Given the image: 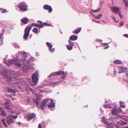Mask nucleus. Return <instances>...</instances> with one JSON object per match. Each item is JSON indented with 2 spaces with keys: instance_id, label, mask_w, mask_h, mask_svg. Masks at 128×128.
I'll use <instances>...</instances> for the list:
<instances>
[{
  "instance_id": "20e7f679",
  "label": "nucleus",
  "mask_w": 128,
  "mask_h": 128,
  "mask_svg": "<svg viewBox=\"0 0 128 128\" xmlns=\"http://www.w3.org/2000/svg\"><path fill=\"white\" fill-rule=\"evenodd\" d=\"M38 72L36 71L34 73L32 74V79L35 85H36L37 83L38 82Z\"/></svg>"
},
{
  "instance_id": "6e6552de",
  "label": "nucleus",
  "mask_w": 128,
  "mask_h": 128,
  "mask_svg": "<svg viewBox=\"0 0 128 128\" xmlns=\"http://www.w3.org/2000/svg\"><path fill=\"white\" fill-rule=\"evenodd\" d=\"M50 99L49 98L44 99L42 102L40 104V108L42 110H43L46 107L50 102Z\"/></svg>"
},
{
  "instance_id": "a18cd8bd",
  "label": "nucleus",
  "mask_w": 128,
  "mask_h": 128,
  "mask_svg": "<svg viewBox=\"0 0 128 128\" xmlns=\"http://www.w3.org/2000/svg\"><path fill=\"white\" fill-rule=\"evenodd\" d=\"M125 9L127 10L128 8V4L126 2L125 3Z\"/></svg>"
},
{
  "instance_id": "423d86ee",
  "label": "nucleus",
  "mask_w": 128,
  "mask_h": 128,
  "mask_svg": "<svg viewBox=\"0 0 128 128\" xmlns=\"http://www.w3.org/2000/svg\"><path fill=\"white\" fill-rule=\"evenodd\" d=\"M32 28L30 26H28L26 28L24 31V33L23 36V38L26 40Z\"/></svg>"
},
{
  "instance_id": "4c0bfd02",
  "label": "nucleus",
  "mask_w": 128,
  "mask_h": 128,
  "mask_svg": "<svg viewBox=\"0 0 128 128\" xmlns=\"http://www.w3.org/2000/svg\"><path fill=\"white\" fill-rule=\"evenodd\" d=\"M2 122H3V124L6 127H7L8 126H7L6 124V123L5 122H4V119H3L2 120Z\"/></svg>"
},
{
  "instance_id": "473e14b6",
  "label": "nucleus",
  "mask_w": 128,
  "mask_h": 128,
  "mask_svg": "<svg viewBox=\"0 0 128 128\" xmlns=\"http://www.w3.org/2000/svg\"><path fill=\"white\" fill-rule=\"evenodd\" d=\"M120 106L121 107L123 108H125L124 105L123 104L122 102H120Z\"/></svg>"
},
{
  "instance_id": "58836bf2",
  "label": "nucleus",
  "mask_w": 128,
  "mask_h": 128,
  "mask_svg": "<svg viewBox=\"0 0 128 128\" xmlns=\"http://www.w3.org/2000/svg\"><path fill=\"white\" fill-rule=\"evenodd\" d=\"M118 113H120L122 112V110L120 108H119L116 109Z\"/></svg>"
},
{
  "instance_id": "dca6fc26",
  "label": "nucleus",
  "mask_w": 128,
  "mask_h": 128,
  "mask_svg": "<svg viewBox=\"0 0 128 128\" xmlns=\"http://www.w3.org/2000/svg\"><path fill=\"white\" fill-rule=\"evenodd\" d=\"M106 124H107V128H114L115 126V125L114 124L112 123L108 124L107 122V123L106 122Z\"/></svg>"
},
{
  "instance_id": "ddd939ff",
  "label": "nucleus",
  "mask_w": 128,
  "mask_h": 128,
  "mask_svg": "<svg viewBox=\"0 0 128 128\" xmlns=\"http://www.w3.org/2000/svg\"><path fill=\"white\" fill-rule=\"evenodd\" d=\"M118 68L120 70V71L118 72L119 74L125 72L127 70L126 68L124 67H120Z\"/></svg>"
},
{
  "instance_id": "3c124183",
  "label": "nucleus",
  "mask_w": 128,
  "mask_h": 128,
  "mask_svg": "<svg viewBox=\"0 0 128 128\" xmlns=\"http://www.w3.org/2000/svg\"><path fill=\"white\" fill-rule=\"evenodd\" d=\"M38 128H42L41 127V124L40 123L39 124H38Z\"/></svg>"
},
{
  "instance_id": "f3484780",
  "label": "nucleus",
  "mask_w": 128,
  "mask_h": 128,
  "mask_svg": "<svg viewBox=\"0 0 128 128\" xmlns=\"http://www.w3.org/2000/svg\"><path fill=\"white\" fill-rule=\"evenodd\" d=\"M33 98L32 97H29L26 99V102L28 104H30L33 103Z\"/></svg>"
},
{
  "instance_id": "79ce46f5",
  "label": "nucleus",
  "mask_w": 128,
  "mask_h": 128,
  "mask_svg": "<svg viewBox=\"0 0 128 128\" xmlns=\"http://www.w3.org/2000/svg\"><path fill=\"white\" fill-rule=\"evenodd\" d=\"M124 22H120L119 26L121 27L124 25Z\"/></svg>"
},
{
  "instance_id": "ea45409f",
  "label": "nucleus",
  "mask_w": 128,
  "mask_h": 128,
  "mask_svg": "<svg viewBox=\"0 0 128 128\" xmlns=\"http://www.w3.org/2000/svg\"><path fill=\"white\" fill-rule=\"evenodd\" d=\"M42 24H43V25L44 26V25L48 26H50V24L46 22H44Z\"/></svg>"
},
{
  "instance_id": "72a5a7b5",
  "label": "nucleus",
  "mask_w": 128,
  "mask_h": 128,
  "mask_svg": "<svg viewBox=\"0 0 128 128\" xmlns=\"http://www.w3.org/2000/svg\"><path fill=\"white\" fill-rule=\"evenodd\" d=\"M102 14H100L98 15L97 16H95V19H99L100 18V17H102Z\"/></svg>"
},
{
  "instance_id": "864d4df0",
  "label": "nucleus",
  "mask_w": 128,
  "mask_h": 128,
  "mask_svg": "<svg viewBox=\"0 0 128 128\" xmlns=\"http://www.w3.org/2000/svg\"><path fill=\"white\" fill-rule=\"evenodd\" d=\"M114 74L115 75H116V71L115 69L114 70Z\"/></svg>"
},
{
  "instance_id": "c03bdc74",
  "label": "nucleus",
  "mask_w": 128,
  "mask_h": 128,
  "mask_svg": "<svg viewBox=\"0 0 128 128\" xmlns=\"http://www.w3.org/2000/svg\"><path fill=\"white\" fill-rule=\"evenodd\" d=\"M118 14L120 18H123V16L121 14L120 11L118 12Z\"/></svg>"
},
{
  "instance_id": "a878e982",
  "label": "nucleus",
  "mask_w": 128,
  "mask_h": 128,
  "mask_svg": "<svg viewBox=\"0 0 128 128\" xmlns=\"http://www.w3.org/2000/svg\"><path fill=\"white\" fill-rule=\"evenodd\" d=\"M7 90L9 92H14L15 90L14 89H11L9 88H6Z\"/></svg>"
},
{
  "instance_id": "680f3d73",
  "label": "nucleus",
  "mask_w": 128,
  "mask_h": 128,
  "mask_svg": "<svg viewBox=\"0 0 128 128\" xmlns=\"http://www.w3.org/2000/svg\"><path fill=\"white\" fill-rule=\"evenodd\" d=\"M2 42H2L0 40V45L2 44Z\"/></svg>"
},
{
  "instance_id": "bf43d9fd",
  "label": "nucleus",
  "mask_w": 128,
  "mask_h": 128,
  "mask_svg": "<svg viewBox=\"0 0 128 128\" xmlns=\"http://www.w3.org/2000/svg\"><path fill=\"white\" fill-rule=\"evenodd\" d=\"M54 82V84H56V83H57L58 82Z\"/></svg>"
},
{
  "instance_id": "9d476101",
  "label": "nucleus",
  "mask_w": 128,
  "mask_h": 128,
  "mask_svg": "<svg viewBox=\"0 0 128 128\" xmlns=\"http://www.w3.org/2000/svg\"><path fill=\"white\" fill-rule=\"evenodd\" d=\"M14 120L10 116H8L6 119V122L8 125H10L14 123Z\"/></svg>"
},
{
  "instance_id": "a19ab883",
  "label": "nucleus",
  "mask_w": 128,
  "mask_h": 128,
  "mask_svg": "<svg viewBox=\"0 0 128 128\" xmlns=\"http://www.w3.org/2000/svg\"><path fill=\"white\" fill-rule=\"evenodd\" d=\"M2 112L1 113V114L2 115V116H6V114H5V111L4 110H3L2 111Z\"/></svg>"
},
{
  "instance_id": "09e8293b",
  "label": "nucleus",
  "mask_w": 128,
  "mask_h": 128,
  "mask_svg": "<svg viewBox=\"0 0 128 128\" xmlns=\"http://www.w3.org/2000/svg\"><path fill=\"white\" fill-rule=\"evenodd\" d=\"M124 36L126 38H128V34H124Z\"/></svg>"
},
{
  "instance_id": "13d9d810",
  "label": "nucleus",
  "mask_w": 128,
  "mask_h": 128,
  "mask_svg": "<svg viewBox=\"0 0 128 128\" xmlns=\"http://www.w3.org/2000/svg\"><path fill=\"white\" fill-rule=\"evenodd\" d=\"M3 110L2 108H0V110L1 111H2Z\"/></svg>"
},
{
  "instance_id": "a211bd4d",
  "label": "nucleus",
  "mask_w": 128,
  "mask_h": 128,
  "mask_svg": "<svg viewBox=\"0 0 128 128\" xmlns=\"http://www.w3.org/2000/svg\"><path fill=\"white\" fill-rule=\"evenodd\" d=\"M51 102L48 105V108H53L55 106V104L53 103V100L51 99L50 100Z\"/></svg>"
},
{
  "instance_id": "de8ad7c7",
  "label": "nucleus",
  "mask_w": 128,
  "mask_h": 128,
  "mask_svg": "<svg viewBox=\"0 0 128 128\" xmlns=\"http://www.w3.org/2000/svg\"><path fill=\"white\" fill-rule=\"evenodd\" d=\"M100 9V8H99L97 10H92V11L94 12H98Z\"/></svg>"
},
{
  "instance_id": "37998d69",
  "label": "nucleus",
  "mask_w": 128,
  "mask_h": 128,
  "mask_svg": "<svg viewBox=\"0 0 128 128\" xmlns=\"http://www.w3.org/2000/svg\"><path fill=\"white\" fill-rule=\"evenodd\" d=\"M50 51L51 52H53L54 51L55 48H50Z\"/></svg>"
},
{
  "instance_id": "e2e57ef3",
  "label": "nucleus",
  "mask_w": 128,
  "mask_h": 128,
  "mask_svg": "<svg viewBox=\"0 0 128 128\" xmlns=\"http://www.w3.org/2000/svg\"><path fill=\"white\" fill-rule=\"evenodd\" d=\"M123 128H128V126H126V127H123Z\"/></svg>"
},
{
  "instance_id": "393cba45",
  "label": "nucleus",
  "mask_w": 128,
  "mask_h": 128,
  "mask_svg": "<svg viewBox=\"0 0 128 128\" xmlns=\"http://www.w3.org/2000/svg\"><path fill=\"white\" fill-rule=\"evenodd\" d=\"M58 72L52 73L48 77H51L56 75H58Z\"/></svg>"
},
{
  "instance_id": "6e6d98bb",
  "label": "nucleus",
  "mask_w": 128,
  "mask_h": 128,
  "mask_svg": "<svg viewBox=\"0 0 128 128\" xmlns=\"http://www.w3.org/2000/svg\"><path fill=\"white\" fill-rule=\"evenodd\" d=\"M96 40L97 41H98L99 42H102V40Z\"/></svg>"
},
{
  "instance_id": "4d7b16f0",
  "label": "nucleus",
  "mask_w": 128,
  "mask_h": 128,
  "mask_svg": "<svg viewBox=\"0 0 128 128\" xmlns=\"http://www.w3.org/2000/svg\"><path fill=\"white\" fill-rule=\"evenodd\" d=\"M38 22L39 23H40V24H43L42 23V22H41V21H40V20H38Z\"/></svg>"
},
{
  "instance_id": "603ef678",
  "label": "nucleus",
  "mask_w": 128,
  "mask_h": 128,
  "mask_svg": "<svg viewBox=\"0 0 128 128\" xmlns=\"http://www.w3.org/2000/svg\"><path fill=\"white\" fill-rule=\"evenodd\" d=\"M36 97H41V96H42V94H40L39 95H36Z\"/></svg>"
},
{
  "instance_id": "5701e85b",
  "label": "nucleus",
  "mask_w": 128,
  "mask_h": 128,
  "mask_svg": "<svg viewBox=\"0 0 128 128\" xmlns=\"http://www.w3.org/2000/svg\"><path fill=\"white\" fill-rule=\"evenodd\" d=\"M113 63L116 64H122V62L120 60H115L113 62Z\"/></svg>"
},
{
  "instance_id": "39448f33",
  "label": "nucleus",
  "mask_w": 128,
  "mask_h": 128,
  "mask_svg": "<svg viewBox=\"0 0 128 128\" xmlns=\"http://www.w3.org/2000/svg\"><path fill=\"white\" fill-rule=\"evenodd\" d=\"M1 74L3 76H4V77L7 78L8 81V82L9 84H12V83L13 80H15L16 78L14 76H12L11 77H8V76L7 74L4 72H2L1 73Z\"/></svg>"
},
{
  "instance_id": "f257e3e1",
  "label": "nucleus",
  "mask_w": 128,
  "mask_h": 128,
  "mask_svg": "<svg viewBox=\"0 0 128 128\" xmlns=\"http://www.w3.org/2000/svg\"><path fill=\"white\" fill-rule=\"evenodd\" d=\"M23 63V66L24 68L26 70H28L30 68V66L29 64V63L28 60H26L24 59L23 61L21 60L20 61L19 60V58H15L14 59L10 60L8 61V64L10 65L11 64H14L17 66L18 67L20 68L22 66Z\"/></svg>"
},
{
  "instance_id": "4be33fe9",
  "label": "nucleus",
  "mask_w": 128,
  "mask_h": 128,
  "mask_svg": "<svg viewBox=\"0 0 128 128\" xmlns=\"http://www.w3.org/2000/svg\"><path fill=\"white\" fill-rule=\"evenodd\" d=\"M78 37L76 36L72 35L71 36L70 38V39L71 40H75L77 39Z\"/></svg>"
},
{
  "instance_id": "69168bd1",
  "label": "nucleus",
  "mask_w": 128,
  "mask_h": 128,
  "mask_svg": "<svg viewBox=\"0 0 128 128\" xmlns=\"http://www.w3.org/2000/svg\"><path fill=\"white\" fill-rule=\"evenodd\" d=\"M26 56H25V57H26Z\"/></svg>"
},
{
  "instance_id": "0eeeda50",
  "label": "nucleus",
  "mask_w": 128,
  "mask_h": 128,
  "mask_svg": "<svg viewBox=\"0 0 128 128\" xmlns=\"http://www.w3.org/2000/svg\"><path fill=\"white\" fill-rule=\"evenodd\" d=\"M36 117V115L34 113H27L25 115L24 118L28 121H29Z\"/></svg>"
},
{
  "instance_id": "0e129e2a",
  "label": "nucleus",
  "mask_w": 128,
  "mask_h": 128,
  "mask_svg": "<svg viewBox=\"0 0 128 128\" xmlns=\"http://www.w3.org/2000/svg\"><path fill=\"white\" fill-rule=\"evenodd\" d=\"M42 92V90H41V91H40V92Z\"/></svg>"
},
{
  "instance_id": "aec40b11",
  "label": "nucleus",
  "mask_w": 128,
  "mask_h": 128,
  "mask_svg": "<svg viewBox=\"0 0 128 128\" xmlns=\"http://www.w3.org/2000/svg\"><path fill=\"white\" fill-rule=\"evenodd\" d=\"M117 110L116 109V108H114L112 109V114L113 115H115L118 114L117 112L116 111Z\"/></svg>"
},
{
  "instance_id": "7c9ffc66",
  "label": "nucleus",
  "mask_w": 128,
  "mask_h": 128,
  "mask_svg": "<svg viewBox=\"0 0 128 128\" xmlns=\"http://www.w3.org/2000/svg\"><path fill=\"white\" fill-rule=\"evenodd\" d=\"M104 107L105 108H112V107L110 106V104H109L107 105H105L104 106Z\"/></svg>"
},
{
  "instance_id": "cd10ccee",
  "label": "nucleus",
  "mask_w": 128,
  "mask_h": 128,
  "mask_svg": "<svg viewBox=\"0 0 128 128\" xmlns=\"http://www.w3.org/2000/svg\"><path fill=\"white\" fill-rule=\"evenodd\" d=\"M126 124V122H123L122 121H121V122H117V124L118 125L120 124L121 125H123Z\"/></svg>"
},
{
  "instance_id": "412c9836",
  "label": "nucleus",
  "mask_w": 128,
  "mask_h": 128,
  "mask_svg": "<svg viewBox=\"0 0 128 128\" xmlns=\"http://www.w3.org/2000/svg\"><path fill=\"white\" fill-rule=\"evenodd\" d=\"M28 21V19L26 18H24L21 19V22L23 23L24 24H26Z\"/></svg>"
},
{
  "instance_id": "bb28decb",
  "label": "nucleus",
  "mask_w": 128,
  "mask_h": 128,
  "mask_svg": "<svg viewBox=\"0 0 128 128\" xmlns=\"http://www.w3.org/2000/svg\"><path fill=\"white\" fill-rule=\"evenodd\" d=\"M108 44L106 43H103L102 44V46L104 47L106 46V47L104 48V49H106L109 48V46H108Z\"/></svg>"
},
{
  "instance_id": "7ed1b4c3",
  "label": "nucleus",
  "mask_w": 128,
  "mask_h": 128,
  "mask_svg": "<svg viewBox=\"0 0 128 128\" xmlns=\"http://www.w3.org/2000/svg\"><path fill=\"white\" fill-rule=\"evenodd\" d=\"M18 7L22 11L27 10L28 6L26 3L24 2H20L18 5Z\"/></svg>"
},
{
  "instance_id": "c85d7f7f",
  "label": "nucleus",
  "mask_w": 128,
  "mask_h": 128,
  "mask_svg": "<svg viewBox=\"0 0 128 128\" xmlns=\"http://www.w3.org/2000/svg\"><path fill=\"white\" fill-rule=\"evenodd\" d=\"M46 45L50 49L51 48H52V45L49 42H46Z\"/></svg>"
},
{
  "instance_id": "2eb2a0df",
  "label": "nucleus",
  "mask_w": 128,
  "mask_h": 128,
  "mask_svg": "<svg viewBox=\"0 0 128 128\" xmlns=\"http://www.w3.org/2000/svg\"><path fill=\"white\" fill-rule=\"evenodd\" d=\"M41 99L39 98H37L35 99L33 98V103H36L38 106L40 104V101Z\"/></svg>"
},
{
  "instance_id": "f8f14e48",
  "label": "nucleus",
  "mask_w": 128,
  "mask_h": 128,
  "mask_svg": "<svg viewBox=\"0 0 128 128\" xmlns=\"http://www.w3.org/2000/svg\"><path fill=\"white\" fill-rule=\"evenodd\" d=\"M44 8L46 10H48L50 12H52V10L51 6L48 4L44 5Z\"/></svg>"
},
{
  "instance_id": "1a4fd4ad",
  "label": "nucleus",
  "mask_w": 128,
  "mask_h": 128,
  "mask_svg": "<svg viewBox=\"0 0 128 128\" xmlns=\"http://www.w3.org/2000/svg\"><path fill=\"white\" fill-rule=\"evenodd\" d=\"M111 11L114 13L116 14L119 12L121 8L117 6H114L110 8Z\"/></svg>"
},
{
  "instance_id": "6ab92c4d",
  "label": "nucleus",
  "mask_w": 128,
  "mask_h": 128,
  "mask_svg": "<svg viewBox=\"0 0 128 128\" xmlns=\"http://www.w3.org/2000/svg\"><path fill=\"white\" fill-rule=\"evenodd\" d=\"M58 75H62V78H64L66 76L64 72L63 71H60L58 72Z\"/></svg>"
},
{
  "instance_id": "5fc2aeb1",
  "label": "nucleus",
  "mask_w": 128,
  "mask_h": 128,
  "mask_svg": "<svg viewBox=\"0 0 128 128\" xmlns=\"http://www.w3.org/2000/svg\"><path fill=\"white\" fill-rule=\"evenodd\" d=\"M96 23H98L100 22V21L98 20H93Z\"/></svg>"
},
{
  "instance_id": "4468645a",
  "label": "nucleus",
  "mask_w": 128,
  "mask_h": 128,
  "mask_svg": "<svg viewBox=\"0 0 128 128\" xmlns=\"http://www.w3.org/2000/svg\"><path fill=\"white\" fill-rule=\"evenodd\" d=\"M29 26H30L31 27L32 26H34L36 27H38L40 28L43 27L44 26H43V24H39L38 23H33L32 24H31Z\"/></svg>"
},
{
  "instance_id": "c756f323",
  "label": "nucleus",
  "mask_w": 128,
  "mask_h": 128,
  "mask_svg": "<svg viewBox=\"0 0 128 128\" xmlns=\"http://www.w3.org/2000/svg\"><path fill=\"white\" fill-rule=\"evenodd\" d=\"M32 32L35 33H38V29L36 28H34L32 30Z\"/></svg>"
},
{
  "instance_id": "b1692460",
  "label": "nucleus",
  "mask_w": 128,
  "mask_h": 128,
  "mask_svg": "<svg viewBox=\"0 0 128 128\" xmlns=\"http://www.w3.org/2000/svg\"><path fill=\"white\" fill-rule=\"evenodd\" d=\"M81 28H80L79 29L74 30L73 32L72 33L74 34H77L79 33L81 31Z\"/></svg>"
},
{
  "instance_id": "e433bc0d",
  "label": "nucleus",
  "mask_w": 128,
  "mask_h": 128,
  "mask_svg": "<svg viewBox=\"0 0 128 128\" xmlns=\"http://www.w3.org/2000/svg\"><path fill=\"white\" fill-rule=\"evenodd\" d=\"M101 120L102 122H103L104 123H105L106 124V122H107L105 120V118L104 117H102Z\"/></svg>"
},
{
  "instance_id": "f704fd0d",
  "label": "nucleus",
  "mask_w": 128,
  "mask_h": 128,
  "mask_svg": "<svg viewBox=\"0 0 128 128\" xmlns=\"http://www.w3.org/2000/svg\"><path fill=\"white\" fill-rule=\"evenodd\" d=\"M10 116H11V117L12 118H13L14 119H16L17 118L18 116L17 115H14V116L13 115H10Z\"/></svg>"
},
{
  "instance_id": "2f4dec72",
  "label": "nucleus",
  "mask_w": 128,
  "mask_h": 128,
  "mask_svg": "<svg viewBox=\"0 0 128 128\" xmlns=\"http://www.w3.org/2000/svg\"><path fill=\"white\" fill-rule=\"evenodd\" d=\"M3 33H1L0 34V40L2 42L3 40Z\"/></svg>"
},
{
  "instance_id": "9b49d317",
  "label": "nucleus",
  "mask_w": 128,
  "mask_h": 128,
  "mask_svg": "<svg viewBox=\"0 0 128 128\" xmlns=\"http://www.w3.org/2000/svg\"><path fill=\"white\" fill-rule=\"evenodd\" d=\"M68 41L69 42V44L67 46L66 48L68 50H70L72 48L74 45V43L69 40Z\"/></svg>"
},
{
  "instance_id": "f03ea898",
  "label": "nucleus",
  "mask_w": 128,
  "mask_h": 128,
  "mask_svg": "<svg viewBox=\"0 0 128 128\" xmlns=\"http://www.w3.org/2000/svg\"><path fill=\"white\" fill-rule=\"evenodd\" d=\"M3 106L6 108L10 110V112L12 114H14V112L12 110V109L13 107L12 104L10 103L9 100H6V102L3 104Z\"/></svg>"
},
{
  "instance_id": "49530a36",
  "label": "nucleus",
  "mask_w": 128,
  "mask_h": 128,
  "mask_svg": "<svg viewBox=\"0 0 128 128\" xmlns=\"http://www.w3.org/2000/svg\"><path fill=\"white\" fill-rule=\"evenodd\" d=\"M7 12V11H6V9H4V10H2V13H5V12Z\"/></svg>"
},
{
  "instance_id": "8fccbe9b",
  "label": "nucleus",
  "mask_w": 128,
  "mask_h": 128,
  "mask_svg": "<svg viewBox=\"0 0 128 128\" xmlns=\"http://www.w3.org/2000/svg\"><path fill=\"white\" fill-rule=\"evenodd\" d=\"M122 0L123 2L125 3L126 2L128 4V0H127V1H126V0Z\"/></svg>"
},
{
  "instance_id": "052dcab7",
  "label": "nucleus",
  "mask_w": 128,
  "mask_h": 128,
  "mask_svg": "<svg viewBox=\"0 0 128 128\" xmlns=\"http://www.w3.org/2000/svg\"><path fill=\"white\" fill-rule=\"evenodd\" d=\"M43 86H39V87L40 88H43Z\"/></svg>"
},
{
  "instance_id": "c9c22d12",
  "label": "nucleus",
  "mask_w": 128,
  "mask_h": 128,
  "mask_svg": "<svg viewBox=\"0 0 128 128\" xmlns=\"http://www.w3.org/2000/svg\"><path fill=\"white\" fill-rule=\"evenodd\" d=\"M111 17L112 18V19L115 22H118V21H116V18L115 17H114V16L113 15H112L111 16Z\"/></svg>"
}]
</instances>
